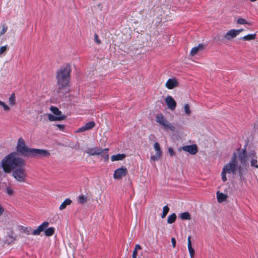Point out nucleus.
Wrapping results in <instances>:
<instances>
[{
	"label": "nucleus",
	"instance_id": "nucleus-1",
	"mask_svg": "<svg viewBox=\"0 0 258 258\" xmlns=\"http://www.w3.org/2000/svg\"><path fill=\"white\" fill-rule=\"evenodd\" d=\"M71 72V67L69 64L62 66L57 71L56 79L58 86L57 93L65 94L67 92L68 88L70 86Z\"/></svg>",
	"mask_w": 258,
	"mask_h": 258
},
{
	"label": "nucleus",
	"instance_id": "nucleus-2",
	"mask_svg": "<svg viewBox=\"0 0 258 258\" xmlns=\"http://www.w3.org/2000/svg\"><path fill=\"white\" fill-rule=\"evenodd\" d=\"M17 151L23 156L28 157L40 158L48 157L50 155V153L46 150L28 148L22 138L18 139Z\"/></svg>",
	"mask_w": 258,
	"mask_h": 258
},
{
	"label": "nucleus",
	"instance_id": "nucleus-3",
	"mask_svg": "<svg viewBox=\"0 0 258 258\" xmlns=\"http://www.w3.org/2000/svg\"><path fill=\"white\" fill-rule=\"evenodd\" d=\"M2 167L6 173H10L12 170L20 166H24L25 160L17 156V153L13 152L8 155L1 162Z\"/></svg>",
	"mask_w": 258,
	"mask_h": 258
},
{
	"label": "nucleus",
	"instance_id": "nucleus-4",
	"mask_svg": "<svg viewBox=\"0 0 258 258\" xmlns=\"http://www.w3.org/2000/svg\"><path fill=\"white\" fill-rule=\"evenodd\" d=\"M236 163L237 154L236 153H234L230 161L224 166L221 172V177L223 182H225L227 180V173L235 174L237 168L238 169L239 174H241L242 168L240 166L237 167Z\"/></svg>",
	"mask_w": 258,
	"mask_h": 258
},
{
	"label": "nucleus",
	"instance_id": "nucleus-5",
	"mask_svg": "<svg viewBox=\"0 0 258 258\" xmlns=\"http://www.w3.org/2000/svg\"><path fill=\"white\" fill-rule=\"evenodd\" d=\"M12 175L18 182H26L27 174L24 166H20L14 170Z\"/></svg>",
	"mask_w": 258,
	"mask_h": 258
},
{
	"label": "nucleus",
	"instance_id": "nucleus-6",
	"mask_svg": "<svg viewBox=\"0 0 258 258\" xmlns=\"http://www.w3.org/2000/svg\"><path fill=\"white\" fill-rule=\"evenodd\" d=\"M156 121L162 125L165 128H169L172 131L175 129V127L172 125L161 113L158 114L156 115Z\"/></svg>",
	"mask_w": 258,
	"mask_h": 258
},
{
	"label": "nucleus",
	"instance_id": "nucleus-7",
	"mask_svg": "<svg viewBox=\"0 0 258 258\" xmlns=\"http://www.w3.org/2000/svg\"><path fill=\"white\" fill-rule=\"evenodd\" d=\"M128 171L127 168L124 166L116 169L113 173V178L115 179L119 180L121 179L123 177L125 176L127 174Z\"/></svg>",
	"mask_w": 258,
	"mask_h": 258
},
{
	"label": "nucleus",
	"instance_id": "nucleus-8",
	"mask_svg": "<svg viewBox=\"0 0 258 258\" xmlns=\"http://www.w3.org/2000/svg\"><path fill=\"white\" fill-rule=\"evenodd\" d=\"M238 157L239 161L240 163L243 165H245L246 163V158H247V152L246 147H244V149L238 148L237 150Z\"/></svg>",
	"mask_w": 258,
	"mask_h": 258
},
{
	"label": "nucleus",
	"instance_id": "nucleus-9",
	"mask_svg": "<svg viewBox=\"0 0 258 258\" xmlns=\"http://www.w3.org/2000/svg\"><path fill=\"white\" fill-rule=\"evenodd\" d=\"M108 148L101 149L97 147L92 148H88L86 151V153L89 156H95L101 155L104 151H108Z\"/></svg>",
	"mask_w": 258,
	"mask_h": 258
},
{
	"label": "nucleus",
	"instance_id": "nucleus-10",
	"mask_svg": "<svg viewBox=\"0 0 258 258\" xmlns=\"http://www.w3.org/2000/svg\"><path fill=\"white\" fill-rule=\"evenodd\" d=\"M154 147L156 153L154 155L151 156V159L154 161H157L161 156L162 151L160 148V144L156 142L154 145Z\"/></svg>",
	"mask_w": 258,
	"mask_h": 258
},
{
	"label": "nucleus",
	"instance_id": "nucleus-11",
	"mask_svg": "<svg viewBox=\"0 0 258 258\" xmlns=\"http://www.w3.org/2000/svg\"><path fill=\"white\" fill-rule=\"evenodd\" d=\"M165 103L168 107L172 110L175 109L176 106V102L171 96H167L165 100Z\"/></svg>",
	"mask_w": 258,
	"mask_h": 258
},
{
	"label": "nucleus",
	"instance_id": "nucleus-12",
	"mask_svg": "<svg viewBox=\"0 0 258 258\" xmlns=\"http://www.w3.org/2000/svg\"><path fill=\"white\" fill-rule=\"evenodd\" d=\"M182 149L191 155H195L198 152L197 146L195 144L183 146Z\"/></svg>",
	"mask_w": 258,
	"mask_h": 258
},
{
	"label": "nucleus",
	"instance_id": "nucleus-13",
	"mask_svg": "<svg viewBox=\"0 0 258 258\" xmlns=\"http://www.w3.org/2000/svg\"><path fill=\"white\" fill-rule=\"evenodd\" d=\"M49 225V223L47 221L43 222L40 225H39L38 228L33 230L32 232V234L34 235H38L40 234V233L44 230L46 229V228L48 227Z\"/></svg>",
	"mask_w": 258,
	"mask_h": 258
},
{
	"label": "nucleus",
	"instance_id": "nucleus-14",
	"mask_svg": "<svg viewBox=\"0 0 258 258\" xmlns=\"http://www.w3.org/2000/svg\"><path fill=\"white\" fill-rule=\"evenodd\" d=\"M95 126V123L93 121H91L86 123L84 126L80 127L78 131V133L84 132L85 131L91 130Z\"/></svg>",
	"mask_w": 258,
	"mask_h": 258
},
{
	"label": "nucleus",
	"instance_id": "nucleus-15",
	"mask_svg": "<svg viewBox=\"0 0 258 258\" xmlns=\"http://www.w3.org/2000/svg\"><path fill=\"white\" fill-rule=\"evenodd\" d=\"M178 83L175 79H169L165 84V86L168 89H172L177 87Z\"/></svg>",
	"mask_w": 258,
	"mask_h": 258
},
{
	"label": "nucleus",
	"instance_id": "nucleus-16",
	"mask_svg": "<svg viewBox=\"0 0 258 258\" xmlns=\"http://www.w3.org/2000/svg\"><path fill=\"white\" fill-rule=\"evenodd\" d=\"M237 36L235 29H231L228 31L224 36V38L227 40H230Z\"/></svg>",
	"mask_w": 258,
	"mask_h": 258
},
{
	"label": "nucleus",
	"instance_id": "nucleus-17",
	"mask_svg": "<svg viewBox=\"0 0 258 258\" xmlns=\"http://www.w3.org/2000/svg\"><path fill=\"white\" fill-rule=\"evenodd\" d=\"M50 110L56 116H64V119H66V116L64 114H62L61 111L57 107L52 106L50 107Z\"/></svg>",
	"mask_w": 258,
	"mask_h": 258
},
{
	"label": "nucleus",
	"instance_id": "nucleus-18",
	"mask_svg": "<svg viewBox=\"0 0 258 258\" xmlns=\"http://www.w3.org/2000/svg\"><path fill=\"white\" fill-rule=\"evenodd\" d=\"M191 236H188L187 238V247L189 253V255L191 258H193L195 255V250L192 247L191 242Z\"/></svg>",
	"mask_w": 258,
	"mask_h": 258
},
{
	"label": "nucleus",
	"instance_id": "nucleus-19",
	"mask_svg": "<svg viewBox=\"0 0 258 258\" xmlns=\"http://www.w3.org/2000/svg\"><path fill=\"white\" fill-rule=\"evenodd\" d=\"M46 115L47 116V118L50 121H60L64 120V116H56V115H52L50 113H47L46 114Z\"/></svg>",
	"mask_w": 258,
	"mask_h": 258
},
{
	"label": "nucleus",
	"instance_id": "nucleus-20",
	"mask_svg": "<svg viewBox=\"0 0 258 258\" xmlns=\"http://www.w3.org/2000/svg\"><path fill=\"white\" fill-rule=\"evenodd\" d=\"M204 48V45L203 44H199L197 46L193 47L190 52L191 56L196 55L198 52Z\"/></svg>",
	"mask_w": 258,
	"mask_h": 258
},
{
	"label": "nucleus",
	"instance_id": "nucleus-21",
	"mask_svg": "<svg viewBox=\"0 0 258 258\" xmlns=\"http://www.w3.org/2000/svg\"><path fill=\"white\" fill-rule=\"evenodd\" d=\"M217 200L219 203H222L226 201L227 196L222 192H220L219 191L217 192Z\"/></svg>",
	"mask_w": 258,
	"mask_h": 258
},
{
	"label": "nucleus",
	"instance_id": "nucleus-22",
	"mask_svg": "<svg viewBox=\"0 0 258 258\" xmlns=\"http://www.w3.org/2000/svg\"><path fill=\"white\" fill-rule=\"evenodd\" d=\"M125 157V155L124 154H118L113 155L111 157L112 161L122 160Z\"/></svg>",
	"mask_w": 258,
	"mask_h": 258
},
{
	"label": "nucleus",
	"instance_id": "nucleus-23",
	"mask_svg": "<svg viewBox=\"0 0 258 258\" xmlns=\"http://www.w3.org/2000/svg\"><path fill=\"white\" fill-rule=\"evenodd\" d=\"M72 203V201L70 199L68 198L66 199L60 205L59 207V209L60 210H62L64 209L67 206L70 205L71 203Z\"/></svg>",
	"mask_w": 258,
	"mask_h": 258
},
{
	"label": "nucleus",
	"instance_id": "nucleus-24",
	"mask_svg": "<svg viewBox=\"0 0 258 258\" xmlns=\"http://www.w3.org/2000/svg\"><path fill=\"white\" fill-rule=\"evenodd\" d=\"M55 228L52 227H49L48 228L46 229L45 231V235L46 236H51L53 235L54 233Z\"/></svg>",
	"mask_w": 258,
	"mask_h": 258
},
{
	"label": "nucleus",
	"instance_id": "nucleus-25",
	"mask_svg": "<svg viewBox=\"0 0 258 258\" xmlns=\"http://www.w3.org/2000/svg\"><path fill=\"white\" fill-rule=\"evenodd\" d=\"M179 217L183 220H190L191 218L190 215L188 212L181 213L180 214Z\"/></svg>",
	"mask_w": 258,
	"mask_h": 258
},
{
	"label": "nucleus",
	"instance_id": "nucleus-26",
	"mask_svg": "<svg viewBox=\"0 0 258 258\" xmlns=\"http://www.w3.org/2000/svg\"><path fill=\"white\" fill-rule=\"evenodd\" d=\"M256 37V34H248L243 36L242 39L244 41H250L254 40Z\"/></svg>",
	"mask_w": 258,
	"mask_h": 258
},
{
	"label": "nucleus",
	"instance_id": "nucleus-27",
	"mask_svg": "<svg viewBox=\"0 0 258 258\" xmlns=\"http://www.w3.org/2000/svg\"><path fill=\"white\" fill-rule=\"evenodd\" d=\"M176 219V215L175 213L170 215L167 219V222L169 224L173 223Z\"/></svg>",
	"mask_w": 258,
	"mask_h": 258
},
{
	"label": "nucleus",
	"instance_id": "nucleus-28",
	"mask_svg": "<svg viewBox=\"0 0 258 258\" xmlns=\"http://www.w3.org/2000/svg\"><path fill=\"white\" fill-rule=\"evenodd\" d=\"M78 201L80 204H83L87 201V198L84 195H80L78 197Z\"/></svg>",
	"mask_w": 258,
	"mask_h": 258
},
{
	"label": "nucleus",
	"instance_id": "nucleus-29",
	"mask_svg": "<svg viewBox=\"0 0 258 258\" xmlns=\"http://www.w3.org/2000/svg\"><path fill=\"white\" fill-rule=\"evenodd\" d=\"M169 208L168 207V206L166 205V206H164V207L163 208V212H162V214L161 215V218H164L166 216V215L168 214V213L169 212Z\"/></svg>",
	"mask_w": 258,
	"mask_h": 258
},
{
	"label": "nucleus",
	"instance_id": "nucleus-30",
	"mask_svg": "<svg viewBox=\"0 0 258 258\" xmlns=\"http://www.w3.org/2000/svg\"><path fill=\"white\" fill-rule=\"evenodd\" d=\"M236 23L238 24H240V25H245V24H247V25H251V23L246 21L243 18H238L237 21H236Z\"/></svg>",
	"mask_w": 258,
	"mask_h": 258
},
{
	"label": "nucleus",
	"instance_id": "nucleus-31",
	"mask_svg": "<svg viewBox=\"0 0 258 258\" xmlns=\"http://www.w3.org/2000/svg\"><path fill=\"white\" fill-rule=\"evenodd\" d=\"M9 100L10 104L12 106H13V105H14L15 104V103H16V96H15V94L14 93H13L11 95V96L9 97Z\"/></svg>",
	"mask_w": 258,
	"mask_h": 258
},
{
	"label": "nucleus",
	"instance_id": "nucleus-32",
	"mask_svg": "<svg viewBox=\"0 0 258 258\" xmlns=\"http://www.w3.org/2000/svg\"><path fill=\"white\" fill-rule=\"evenodd\" d=\"M0 105L3 107V109L6 111H9L10 110V107L7 105L4 102L0 100Z\"/></svg>",
	"mask_w": 258,
	"mask_h": 258
},
{
	"label": "nucleus",
	"instance_id": "nucleus-33",
	"mask_svg": "<svg viewBox=\"0 0 258 258\" xmlns=\"http://www.w3.org/2000/svg\"><path fill=\"white\" fill-rule=\"evenodd\" d=\"M250 163H251V167H253L256 168H258V163H257V160L256 159V158H252Z\"/></svg>",
	"mask_w": 258,
	"mask_h": 258
},
{
	"label": "nucleus",
	"instance_id": "nucleus-34",
	"mask_svg": "<svg viewBox=\"0 0 258 258\" xmlns=\"http://www.w3.org/2000/svg\"><path fill=\"white\" fill-rule=\"evenodd\" d=\"M1 27H2V30L0 32V36L4 35L7 31L8 30V27L5 25V24L2 25Z\"/></svg>",
	"mask_w": 258,
	"mask_h": 258
},
{
	"label": "nucleus",
	"instance_id": "nucleus-35",
	"mask_svg": "<svg viewBox=\"0 0 258 258\" xmlns=\"http://www.w3.org/2000/svg\"><path fill=\"white\" fill-rule=\"evenodd\" d=\"M8 46L6 45L0 47V55H2L8 49Z\"/></svg>",
	"mask_w": 258,
	"mask_h": 258
},
{
	"label": "nucleus",
	"instance_id": "nucleus-36",
	"mask_svg": "<svg viewBox=\"0 0 258 258\" xmlns=\"http://www.w3.org/2000/svg\"><path fill=\"white\" fill-rule=\"evenodd\" d=\"M108 152V151H104L103 153L100 155L102 158H103L106 161H107L109 159V155Z\"/></svg>",
	"mask_w": 258,
	"mask_h": 258
},
{
	"label": "nucleus",
	"instance_id": "nucleus-37",
	"mask_svg": "<svg viewBox=\"0 0 258 258\" xmlns=\"http://www.w3.org/2000/svg\"><path fill=\"white\" fill-rule=\"evenodd\" d=\"M184 111L185 113L187 115H189L191 113L190 110L189 105L187 104H185L184 107Z\"/></svg>",
	"mask_w": 258,
	"mask_h": 258
},
{
	"label": "nucleus",
	"instance_id": "nucleus-38",
	"mask_svg": "<svg viewBox=\"0 0 258 258\" xmlns=\"http://www.w3.org/2000/svg\"><path fill=\"white\" fill-rule=\"evenodd\" d=\"M6 192L9 196H12L13 194V190L10 187H7Z\"/></svg>",
	"mask_w": 258,
	"mask_h": 258
},
{
	"label": "nucleus",
	"instance_id": "nucleus-39",
	"mask_svg": "<svg viewBox=\"0 0 258 258\" xmlns=\"http://www.w3.org/2000/svg\"><path fill=\"white\" fill-rule=\"evenodd\" d=\"M94 39H95V41L98 44H101V40L99 39V37H98V36L97 34H95V35H94Z\"/></svg>",
	"mask_w": 258,
	"mask_h": 258
},
{
	"label": "nucleus",
	"instance_id": "nucleus-40",
	"mask_svg": "<svg viewBox=\"0 0 258 258\" xmlns=\"http://www.w3.org/2000/svg\"><path fill=\"white\" fill-rule=\"evenodd\" d=\"M4 211L5 210L3 206L0 204V217L3 215Z\"/></svg>",
	"mask_w": 258,
	"mask_h": 258
},
{
	"label": "nucleus",
	"instance_id": "nucleus-41",
	"mask_svg": "<svg viewBox=\"0 0 258 258\" xmlns=\"http://www.w3.org/2000/svg\"><path fill=\"white\" fill-rule=\"evenodd\" d=\"M56 125L58 127V128L60 131H62L64 128V125L63 124H57Z\"/></svg>",
	"mask_w": 258,
	"mask_h": 258
},
{
	"label": "nucleus",
	"instance_id": "nucleus-42",
	"mask_svg": "<svg viewBox=\"0 0 258 258\" xmlns=\"http://www.w3.org/2000/svg\"><path fill=\"white\" fill-rule=\"evenodd\" d=\"M171 240L172 246L173 248H174L176 246V240H175V238H174V237H172Z\"/></svg>",
	"mask_w": 258,
	"mask_h": 258
},
{
	"label": "nucleus",
	"instance_id": "nucleus-43",
	"mask_svg": "<svg viewBox=\"0 0 258 258\" xmlns=\"http://www.w3.org/2000/svg\"><path fill=\"white\" fill-rule=\"evenodd\" d=\"M168 152H169L170 156H173L174 155V151L172 148H169L168 149Z\"/></svg>",
	"mask_w": 258,
	"mask_h": 258
},
{
	"label": "nucleus",
	"instance_id": "nucleus-44",
	"mask_svg": "<svg viewBox=\"0 0 258 258\" xmlns=\"http://www.w3.org/2000/svg\"><path fill=\"white\" fill-rule=\"evenodd\" d=\"M137 253H138V251L134 249V251L133 252V254H132V257L133 258H137Z\"/></svg>",
	"mask_w": 258,
	"mask_h": 258
},
{
	"label": "nucleus",
	"instance_id": "nucleus-45",
	"mask_svg": "<svg viewBox=\"0 0 258 258\" xmlns=\"http://www.w3.org/2000/svg\"><path fill=\"white\" fill-rule=\"evenodd\" d=\"M141 249H142V247L141 246V245L137 244L135 245L134 250H136L137 251H138V250H140Z\"/></svg>",
	"mask_w": 258,
	"mask_h": 258
},
{
	"label": "nucleus",
	"instance_id": "nucleus-46",
	"mask_svg": "<svg viewBox=\"0 0 258 258\" xmlns=\"http://www.w3.org/2000/svg\"><path fill=\"white\" fill-rule=\"evenodd\" d=\"M243 31V29H238V30H235V32L236 33V35L237 36L241 32H242Z\"/></svg>",
	"mask_w": 258,
	"mask_h": 258
},
{
	"label": "nucleus",
	"instance_id": "nucleus-47",
	"mask_svg": "<svg viewBox=\"0 0 258 258\" xmlns=\"http://www.w3.org/2000/svg\"><path fill=\"white\" fill-rule=\"evenodd\" d=\"M30 230H31L30 228H26V229L24 230V232L27 233V234H29V232Z\"/></svg>",
	"mask_w": 258,
	"mask_h": 258
},
{
	"label": "nucleus",
	"instance_id": "nucleus-48",
	"mask_svg": "<svg viewBox=\"0 0 258 258\" xmlns=\"http://www.w3.org/2000/svg\"><path fill=\"white\" fill-rule=\"evenodd\" d=\"M9 237L12 238L13 239V240H15L16 239V238L17 237L16 235H15V236H13V235H10Z\"/></svg>",
	"mask_w": 258,
	"mask_h": 258
},
{
	"label": "nucleus",
	"instance_id": "nucleus-49",
	"mask_svg": "<svg viewBox=\"0 0 258 258\" xmlns=\"http://www.w3.org/2000/svg\"><path fill=\"white\" fill-rule=\"evenodd\" d=\"M250 2H254L256 1L257 0H249Z\"/></svg>",
	"mask_w": 258,
	"mask_h": 258
},
{
	"label": "nucleus",
	"instance_id": "nucleus-50",
	"mask_svg": "<svg viewBox=\"0 0 258 258\" xmlns=\"http://www.w3.org/2000/svg\"><path fill=\"white\" fill-rule=\"evenodd\" d=\"M150 137H154V136H153V135H151L150 136Z\"/></svg>",
	"mask_w": 258,
	"mask_h": 258
}]
</instances>
